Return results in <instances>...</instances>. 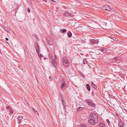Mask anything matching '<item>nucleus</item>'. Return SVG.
Returning <instances> with one entry per match:
<instances>
[{"instance_id":"obj_1","label":"nucleus","mask_w":127,"mask_h":127,"mask_svg":"<svg viewBox=\"0 0 127 127\" xmlns=\"http://www.w3.org/2000/svg\"><path fill=\"white\" fill-rule=\"evenodd\" d=\"M89 119L95 120V121L96 122L98 121L97 116L94 113H91L90 115V117L89 118Z\"/></svg>"},{"instance_id":"obj_2","label":"nucleus","mask_w":127,"mask_h":127,"mask_svg":"<svg viewBox=\"0 0 127 127\" xmlns=\"http://www.w3.org/2000/svg\"><path fill=\"white\" fill-rule=\"evenodd\" d=\"M63 64L65 66L67 67L68 65L69 62L66 58H63Z\"/></svg>"},{"instance_id":"obj_3","label":"nucleus","mask_w":127,"mask_h":127,"mask_svg":"<svg viewBox=\"0 0 127 127\" xmlns=\"http://www.w3.org/2000/svg\"><path fill=\"white\" fill-rule=\"evenodd\" d=\"M51 63L52 65L55 67L56 68L57 66V62L56 60L55 59L52 60L51 62Z\"/></svg>"},{"instance_id":"obj_4","label":"nucleus","mask_w":127,"mask_h":127,"mask_svg":"<svg viewBox=\"0 0 127 127\" xmlns=\"http://www.w3.org/2000/svg\"><path fill=\"white\" fill-rule=\"evenodd\" d=\"M95 120H92L91 119H88V121L89 123L91 124V125H95L96 123H97L98 121L96 122L95 121Z\"/></svg>"},{"instance_id":"obj_5","label":"nucleus","mask_w":127,"mask_h":127,"mask_svg":"<svg viewBox=\"0 0 127 127\" xmlns=\"http://www.w3.org/2000/svg\"><path fill=\"white\" fill-rule=\"evenodd\" d=\"M35 47L37 54L38 55H39V48L38 44L37 43L35 45Z\"/></svg>"},{"instance_id":"obj_6","label":"nucleus","mask_w":127,"mask_h":127,"mask_svg":"<svg viewBox=\"0 0 127 127\" xmlns=\"http://www.w3.org/2000/svg\"><path fill=\"white\" fill-rule=\"evenodd\" d=\"M118 125L120 127H123L124 126L125 124L120 119V120H119Z\"/></svg>"},{"instance_id":"obj_7","label":"nucleus","mask_w":127,"mask_h":127,"mask_svg":"<svg viewBox=\"0 0 127 127\" xmlns=\"http://www.w3.org/2000/svg\"><path fill=\"white\" fill-rule=\"evenodd\" d=\"M23 118L22 116H19L18 117L17 122L18 124H19L21 123V122H22Z\"/></svg>"},{"instance_id":"obj_8","label":"nucleus","mask_w":127,"mask_h":127,"mask_svg":"<svg viewBox=\"0 0 127 127\" xmlns=\"http://www.w3.org/2000/svg\"><path fill=\"white\" fill-rule=\"evenodd\" d=\"M64 15L66 17L69 16L71 17H73V15L72 14L67 12H65Z\"/></svg>"},{"instance_id":"obj_9","label":"nucleus","mask_w":127,"mask_h":127,"mask_svg":"<svg viewBox=\"0 0 127 127\" xmlns=\"http://www.w3.org/2000/svg\"><path fill=\"white\" fill-rule=\"evenodd\" d=\"M92 87L95 90V91L96 92V94L97 93V90H96L97 87L96 85L93 82L92 83Z\"/></svg>"},{"instance_id":"obj_10","label":"nucleus","mask_w":127,"mask_h":127,"mask_svg":"<svg viewBox=\"0 0 127 127\" xmlns=\"http://www.w3.org/2000/svg\"><path fill=\"white\" fill-rule=\"evenodd\" d=\"M48 41L49 44L50 45H52L53 43L52 39L51 38H49V40L48 39Z\"/></svg>"},{"instance_id":"obj_11","label":"nucleus","mask_w":127,"mask_h":127,"mask_svg":"<svg viewBox=\"0 0 127 127\" xmlns=\"http://www.w3.org/2000/svg\"><path fill=\"white\" fill-rule=\"evenodd\" d=\"M86 87L88 90L90 91L91 90V88L90 85L88 84H87L86 85Z\"/></svg>"},{"instance_id":"obj_12","label":"nucleus","mask_w":127,"mask_h":127,"mask_svg":"<svg viewBox=\"0 0 127 127\" xmlns=\"http://www.w3.org/2000/svg\"><path fill=\"white\" fill-rule=\"evenodd\" d=\"M62 102L63 107L65 108L66 106V102L64 101L63 99H62Z\"/></svg>"},{"instance_id":"obj_13","label":"nucleus","mask_w":127,"mask_h":127,"mask_svg":"<svg viewBox=\"0 0 127 127\" xmlns=\"http://www.w3.org/2000/svg\"><path fill=\"white\" fill-rule=\"evenodd\" d=\"M68 37H71L72 35V33L70 31H69L67 33Z\"/></svg>"},{"instance_id":"obj_14","label":"nucleus","mask_w":127,"mask_h":127,"mask_svg":"<svg viewBox=\"0 0 127 127\" xmlns=\"http://www.w3.org/2000/svg\"><path fill=\"white\" fill-rule=\"evenodd\" d=\"M92 101L91 100H86V102L89 105L91 106L92 104Z\"/></svg>"},{"instance_id":"obj_15","label":"nucleus","mask_w":127,"mask_h":127,"mask_svg":"<svg viewBox=\"0 0 127 127\" xmlns=\"http://www.w3.org/2000/svg\"><path fill=\"white\" fill-rule=\"evenodd\" d=\"M107 6V7H106V11H110L111 10V8L110 6H109L107 5V6Z\"/></svg>"},{"instance_id":"obj_16","label":"nucleus","mask_w":127,"mask_h":127,"mask_svg":"<svg viewBox=\"0 0 127 127\" xmlns=\"http://www.w3.org/2000/svg\"><path fill=\"white\" fill-rule=\"evenodd\" d=\"M106 6H107V5H104L102 6H101V9H102L103 10H106V7H107Z\"/></svg>"},{"instance_id":"obj_17","label":"nucleus","mask_w":127,"mask_h":127,"mask_svg":"<svg viewBox=\"0 0 127 127\" xmlns=\"http://www.w3.org/2000/svg\"><path fill=\"white\" fill-rule=\"evenodd\" d=\"M110 38L113 39V40L116 41H117L118 40V39L117 38H116L115 37L111 36L110 37Z\"/></svg>"},{"instance_id":"obj_18","label":"nucleus","mask_w":127,"mask_h":127,"mask_svg":"<svg viewBox=\"0 0 127 127\" xmlns=\"http://www.w3.org/2000/svg\"><path fill=\"white\" fill-rule=\"evenodd\" d=\"M61 88H64L65 87V85L64 83H62L61 85Z\"/></svg>"},{"instance_id":"obj_19","label":"nucleus","mask_w":127,"mask_h":127,"mask_svg":"<svg viewBox=\"0 0 127 127\" xmlns=\"http://www.w3.org/2000/svg\"><path fill=\"white\" fill-rule=\"evenodd\" d=\"M99 127H105V126L103 123H101L99 124Z\"/></svg>"},{"instance_id":"obj_20","label":"nucleus","mask_w":127,"mask_h":127,"mask_svg":"<svg viewBox=\"0 0 127 127\" xmlns=\"http://www.w3.org/2000/svg\"><path fill=\"white\" fill-rule=\"evenodd\" d=\"M66 32V30L65 29H61L60 31L61 32H62L63 33H64L65 32Z\"/></svg>"},{"instance_id":"obj_21","label":"nucleus","mask_w":127,"mask_h":127,"mask_svg":"<svg viewBox=\"0 0 127 127\" xmlns=\"http://www.w3.org/2000/svg\"><path fill=\"white\" fill-rule=\"evenodd\" d=\"M84 109V108L82 107H78L77 109V111H79L81 110Z\"/></svg>"},{"instance_id":"obj_22","label":"nucleus","mask_w":127,"mask_h":127,"mask_svg":"<svg viewBox=\"0 0 127 127\" xmlns=\"http://www.w3.org/2000/svg\"><path fill=\"white\" fill-rule=\"evenodd\" d=\"M79 127H87V126L86 125L83 124L79 125Z\"/></svg>"},{"instance_id":"obj_23","label":"nucleus","mask_w":127,"mask_h":127,"mask_svg":"<svg viewBox=\"0 0 127 127\" xmlns=\"http://www.w3.org/2000/svg\"><path fill=\"white\" fill-rule=\"evenodd\" d=\"M87 62V61L86 59H84L83 60V64H86Z\"/></svg>"},{"instance_id":"obj_24","label":"nucleus","mask_w":127,"mask_h":127,"mask_svg":"<svg viewBox=\"0 0 127 127\" xmlns=\"http://www.w3.org/2000/svg\"><path fill=\"white\" fill-rule=\"evenodd\" d=\"M106 121H107V122L108 124V125L109 126H110V122L109 121V120L107 119L106 120Z\"/></svg>"},{"instance_id":"obj_25","label":"nucleus","mask_w":127,"mask_h":127,"mask_svg":"<svg viewBox=\"0 0 127 127\" xmlns=\"http://www.w3.org/2000/svg\"><path fill=\"white\" fill-rule=\"evenodd\" d=\"M34 111V112L37 115H38V112L36 110H35L34 108H33L32 109Z\"/></svg>"},{"instance_id":"obj_26","label":"nucleus","mask_w":127,"mask_h":127,"mask_svg":"<svg viewBox=\"0 0 127 127\" xmlns=\"http://www.w3.org/2000/svg\"><path fill=\"white\" fill-rule=\"evenodd\" d=\"M91 42L93 44L95 43V40L94 39H92L91 40Z\"/></svg>"},{"instance_id":"obj_27","label":"nucleus","mask_w":127,"mask_h":127,"mask_svg":"<svg viewBox=\"0 0 127 127\" xmlns=\"http://www.w3.org/2000/svg\"><path fill=\"white\" fill-rule=\"evenodd\" d=\"M118 74L119 75L121 76H122L123 74L121 73V72H120L118 73Z\"/></svg>"},{"instance_id":"obj_28","label":"nucleus","mask_w":127,"mask_h":127,"mask_svg":"<svg viewBox=\"0 0 127 127\" xmlns=\"http://www.w3.org/2000/svg\"><path fill=\"white\" fill-rule=\"evenodd\" d=\"M99 42V40L98 39H96V40H95V43H97Z\"/></svg>"},{"instance_id":"obj_29","label":"nucleus","mask_w":127,"mask_h":127,"mask_svg":"<svg viewBox=\"0 0 127 127\" xmlns=\"http://www.w3.org/2000/svg\"><path fill=\"white\" fill-rule=\"evenodd\" d=\"M39 57L40 58V59H41V58L40 57H43V56L42 54H40L39 55Z\"/></svg>"},{"instance_id":"obj_30","label":"nucleus","mask_w":127,"mask_h":127,"mask_svg":"<svg viewBox=\"0 0 127 127\" xmlns=\"http://www.w3.org/2000/svg\"><path fill=\"white\" fill-rule=\"evenodd\" d=\"M9 110L10 111V113H13V111L11 109H9Z\"/></svg>"},{"instance_id":"obj_31","label":"nucleus","mask_w":127,"mask_h":127,"mask_svg":"<svg viewBox=\"0 0 127 127\" xmlns=\"http://www.w3.org/2000/svg\"><path fill=\"white\" fill-rule=\"evenodd\" d=\"M91 106H92L93 107H94L95 106V105L94 104L92 103Z\"/></svg>"},{"instance_id":"obj_32","label":"nucleus","mask_w":127,"mask_h":127,"mask_svg":"<svg viewBox=\"0 0 127 127\" xmlns=\"http://www.w3.org/2000/svg\"><path fill=\"white\" fill-rule=\"evenodd\" d=\"M6 108L7 109H9V110L11 109V108L10 107H8V106H7L6 107Z\"/></svg>"},{"instance_id":"obj_33","label":"nucleus","mask_w":127,"mask_h":127,"mask_svg":"<svg viewBox=\"0 0 127 127\" xmlns=\"http://www.w3.org/2000/svg\"><path fill=\"white\" fill-rule=\"evenodd\" d=\"M49 57L50 58H51L52 57V55L51 54H49Z\"/></svg>"},{"instance_id":"obj_34","label":"nucleus","mask_w":127,"mask_h":127,"mask_svg":"<svg viewBox=\"0 0 127 127\" xmlns=\"http://www.w3.org/2000/svg\"><path fill=\"white\" fill-rule=\"evenodd\" d=\"M54 57H55V59L56 60V59H57V56L56 55H55V56H54Z\"/></svg>"},{"instance_id":"obj_35","label":"nucleus","mask_w":127,"mask_h":127,"mask_svg":"<svg viewBox=\"0 0 127 127\" xmlns=\"http://www.w3.org/2000/svg\"><path fill=\"white\" fill-rule=\"evenodd\" d=\"M28 12L29 13L30 12V10L29 8H28Z\"/></svg>"},{"instance_id":"obj_36","label":"nucleus","mask_w":127,"mask_h":127,"mask_svg":"<svg viewBox=\"0 0 127 127\" xmlns=\"http://www.w3.org/2000/svg\"><path fill=\"white\" fill-rule=\"evenodd\" d=\"M116 116L117 117H118L119 116V115L118 114H116Z\"/></svg>"},{"instance_id":"obj_37","label":"nucleus","mask_w":127,"mask_h":127,"mask_svg":"<svg viewBox=\"0 0 127 127\" xmlns=\"http://www.w3.org/2000/svg\"><path fill=\"white\" fill-rule=\"evenodd\" d=\"M43 1H44L46 3V2H47V0H42Z\"/></svg>"},{"instance_id":"obj_38","label":"nucleus","mask_w":127,"mask_h":127,"mask_svg":"<svg viewBox=\"0 0 127 127\" xmlns=\"http://www.w3.org/2000/svg\"><path fill=\"white\" fill-rule=\"evenodd\" d=\"M5 39L7 41L8 40V39L7 38H5Z\"/></svg>"},{"instance_id":"obj_39","label":"nucleus","mask_w":127,"mask_h":127,"mask_svg":"<svg viewBox=\"0 0 127 127\" xmlns=\"http://www.w3.org/2000/svg\"><path fill=\"white\" fill-rule=\"evenodd\" d=\"M49 79H51V76H50V77H49Z\"/></svg>"},{"instance_id":"obj_40","label":"nucleus","mask_w":127,"mask_h":127,"mask_svg":"<svg viewBox=\"0 0 127 127\" xmlns=\"http://www.w3.org/2000/svg\"><path fill=\"white\" fill-rule=\"evenodd\" d=\"M104 51V50H102V52H103V51Z\"/></svg>"},{"instance_id":"obj_41","label":"nucleus","mask_w":127,"mask_h":127,"mask_svg":"<svg viewBox=\"0 0 127 127\" xmlns=\"http://www.w3.org/2000/svg\"><path fill=\"white\" fill-rule=\"evenodd\" d=\"M52 1H53V2H55V1L54 0H51Z\"/></svg>"},{"instance_id":"obj_42","label":"nucleus","mask_w":127,"mask_h":127,"mask_svg":"<svg viewBox=\"0 0 127 127\" xmlns=\"http://www.w3.org/2000/svg\"><path fill=\"white\" fill-rule=\"evenodd\" d=\"M80 54H81V55H83L82 54V53H80Z\"/></svg>"},{"instance_id":"obj_43","label":"nucleus","mask_w":127,"mask_h":127,"mask_svg":"<svg viewBox=\"0 0 127 127\" xmlns=\"http://www.w3.org/2000/svg\"><path fill=\"white\" fill-rule=\"evenodd\" d=\"M92 95H93V92H92Z\"/></svg>"},{"instance_id":"obj_44","label":"nucleus","mask_w":127,"mask_h":127,"mask_svg":"<svg viewBox=\"0 0 127 127\" xmlns=\"http://www.w3.org/2000/svg\"><path fill=\"white\" fill-rule=\"evenodd\" d=\"M6 31L7 32H8V31Z\"/></svg>"}]
</instances>
